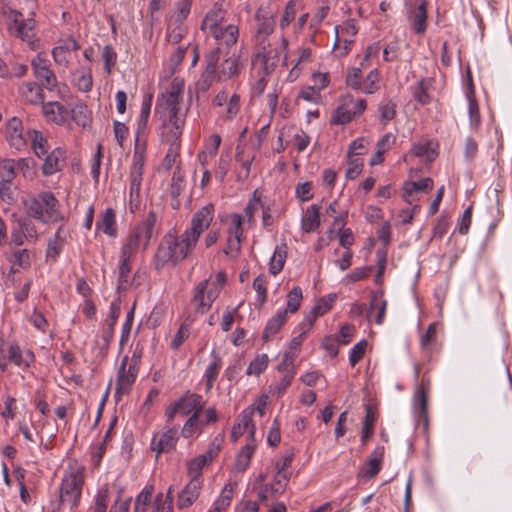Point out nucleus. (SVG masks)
Masks as SVG:
<instances>
[{
	"mask_svg": "<svg viewBox=\"0 0 512 512\" xmlns=\"http://www.w3.org/2000/svg\"><path fill=\"white\" fill-rule=\"evenodd\" d=\"M226 281L227 277L223 271L217 272L214 279L209 277L200 281L193 289L189 303V316L206 314L218 298Z\"/></svg>",
	"mask_w": 512,
	"mask_h": 512,
	"instance_id": "f257e3e1",
	"label": "nucleus"
},
{
	"mask_svg": "<svg viewBox=\"0 0 512 512\" xmlns=\"http://www.w3.org/2000/svg\"><path fill=\"white\" fill-rule=\"evenodd\" d=\"M58 204L53 193L44 191L25 203L26 214L44 224L55 223L63 220Z\"/></svg>",
	"mask_w": 512,
	"mask_h": 512,
	"instance_id": "f03ea898",
	"label": "nucleus"
},
{
	"mask_svg": "<svg viewBox=\"0 0 512 512\" xmlns=\"http://www.w3.org/2000/svg\"><path fill=\"white\" fill-rule=\"evenodd\" d=\"M84 484V468L69 465L59 487V498L62 505L74 508L78 506Z\"/></svg>",
	"mask_w": 512,
	"mask_h": 512,
	"instance_id": "7ed1b4c3",
	"label": "nucleus"
},
{
	"mask_svg": "<svg viewBox=\"0 0 512 512\" xmlns=\"http://www.w3.org/2000/svg\"><path fill=\"white\" fill-rule=\"evenodd\" d=\"M212 108L219 121L231 122L241 111V96L235 91L221 89L212 99Z\"/></svg>",
	"mask_w": 512,
	"mask_h": 512,
	"instance_id": "20e7f679",
	"label": "nucleus"
},
{
	"mask_svg": "<svg viewBox=\"0 0 512 512\" xmlns=\"http://www.w3.org/2000/svg\"><path fill=\"white\" fill-rule=\"evenodd\" d=\"M366 106L365 99L345 95L341 98V103L334 111L332 123L339 125L347 124L356 116L361 115L365 111Z\"/></svg>",
	"mask_w": 512,
	"mask_h": 512,
	"instance_id": "39448f33",
	"label": "nucleus"
},
{
	"mask_svg": "<svg viewBox=\"0 0 512 512\" xmlns=\"http://www.w3.org/2000/svg\"><path fill=\"white\" fill-rule=\"evenodd\" d=\"M184 84L181 80L174 79L169 89L163 94L159 106L165 112L166 118H183L179 114L180 95L183 92Z\"/></svg>",
	"mask_w": 512,
	"mask_h": 512,
	"instance_id": "423d86ee",
	"label": "nucleus"
},
{
	"mask_svg": "<svg viewBox=\"0 0 512 512\" xmlns=\"http://www.w3.org/2000/svg\"><path fill=\"white\" fill-rule=\"evenodd\" d=\"M213 218L214 206L207 204L193 214L190 226L185 232L198 243L202 233L210 227Z\"/></svg>",
	"mask_w": 512,
	"mask_h": 512,
	"instance_id": "0eeeda50",
	"label": "nucleus"
},
{
	"mask_svg": "<svg viewBox=\"0 0 512 512\" xmlns=\"http://www.w3.org/2000/svg\"><path fill=\"white\" fill-rule=\"evenodd\" d=\"M358 33V27L354 19H348L343 24L335 27L334 49L340 51V55H346L354 43V37Z\"/></svg>",
	"mask_w": 512,
	"mask_h": 512,
	"instance_id": "6e6552de",
	"label": "nucleus"
},
{
	"mask_svg": "<svg viewBox=\"0 0 512 512\" xmlns=\"http://www.w3.org/2000/svg\"><path fill=\"white\" fill-rule=\"evenodd\" d=\"M142 168H143V151H138V143L135 145V153L133 164L130 173L129 184V203L130 210L133 211L132 204L137 202L140 196V189L142 183Z\"/></svg>",
	"mask_w": 512,
	"mask_h": 512,
	"instance_id": "1a4fd4ad",
	"label": "nucleus"
},
{
	"mask_svg": "<svg viewBox=\"0 0 512 512\" xmlns=\"http://www.w3.org/2000/svg\"><path fill=\"white\" fill-rule=\"evenodd\" d=\"M34 76L42 82V85L52 90L57 84V78L50 69V61L42 53H38L31 61Z\"/></svg>",
	"mask_w": 512,
	"mask_h": 512,
	"instance_id": "9d476101",
	"label": "nucleus"
},
{
	"mask_svg": "<svg viewBox=\"0 0 512 512\" xmlns=\"http://www.w3.org/2000/svg\"><path fill=\"white\" fill-rule=\"evenodd\" d=\"M175 234L167 233L158 245L154 256V267L157 270L162 269L168 263H176Z\"/></svg>",
	"mask_w": 512,
	"mask_h": 512,
	"instance_id": "9b49d317",
	"label": "nucleus"
},
{
	"mask_svg": "<svg viewBox=\"0 0 512 512\" xmlns=\"http://www.w3.org/2000/svg\"><path fill=\"white\" fill-rule=\"evenodd\" d=\"M255 19L258 21L255 35L257 47L265 48V46H270L267 38L274 31L275 21L273 15L267 12L263 7H260L256 11Z\"/></svg>",
	"mask_w": 512,
	"mask_h": 512,
	"instance_id": "f8f14e48",
	"label": "nucleus"
},
{
	"mask_svg": "<svg viewBox=\"0 0 512 512\" xmlns=\"http://www.w3.org/2000/svg\"><path fill=\"white\" fill-rule=\"evenodd\" d=\"M209 33L217 42L218 46L212 51L216 52L217 56H219V53L223 48L235 46L239 36L238 27L234 24H228L225 26L221 25Z\"/></svg>",
	"mask_w": 512,
	"mask_h": 512,
	"instance_id": "ddd939ff",
	"label": "nucleus"
},
{
	"mask_svg": "<svg viewBox=\"0 0 512 512\" xmlns=\"http://www.w3.org/2000/svg\"><path fill=\"white\" fill-rule=\"evenodd\" d=\"M178 439V429L176 427L166 428L154 434L151 441V449L155 451L157 455L169 453L176 447Z\"/></svg>",
	"mask_w": 512,
	"mask_h": 512,
	"instance_id": "4468645a",
	"label": "nucleus"
},
{
	"mask_svg": "<svg viewBox=\"0 0 512 512\" xmlns=\"http://www.w3.org/2000/svg\"><path fill=\"white\" fill-rule=\"evenodd\" d=\"M121 311L120 300L116 299L111 302L109 308L108 319L106 320L105 327L103 328L102 335L98 341V345L102 354H106L109 348L110 342L114 334V326L118 320Z\"/></svg>",
	"mask_w": 512,
	"mask_h": 512,
	"instance_id": "2eb2a0df",
	"label": "nucleus"
},
{
	"mask_svg": "<svg viewBox=\"0 0 512 512\" xmlns=\"http://www.w3.org/2000/svg\"><path fill=\"white\" fill-rule=\"evenodd\" d=\"M6 358L15 366L26 370L35 362V355L32 350H22L18 343L12 342L8 345Z\"/></svg>",
	"mask_w": 512,
	"mask_h": 512,
	"instance_id": "dca6fc26",
	"label": "nucleus"
},
{
	"mask_svg": "<svg viewBox=\"0 0 512 512\" xmlns=\"http://www.w3.org/2000/svg\"><path fill=\"white\" fill-rule=\"evenodd\" d=\"M430 392V380L423 378L417 385L414 393V406L419 420L425 424L428 422V394Z\"/></svg>",
	"mask_w": 512,
	"mask_h": 512,
	"instance_id": "f3484780",
	"label": "nucleus"
},
{
	"mask_svg": "<svg viewBox=\"0 0 512 512\" xmlns=\"http://www.w3.org/2000/svg\"><path fill=\"white\" fill-rule=\"evenodd\" d=\"M137 374V361H133V363H128V357L125 356L121 362L118 372L117 391L128 392L132 384L135 382Z\"/></svg>",
	"mask_w": 512,
	"mask_h": 512,
	"instance_id": "a211bd4d",
	"label": "nucleus"
},
{
	"mask_svg": "<svg viewBox=\"0 0 512 512\" xmlns=\"http://www.w3.org/2000/svg\"><path fill=\"white\" fill-rule=\"evenodd\" d=\"M183 125L184 118H166L160 131L162 142L169 146L172 144L180 145Z\"/></svg>",
	"mask_w": 512,
	"mask_h": 512,
	"instance_id": "6ab92c4d",
	"label": "nucleus"
},
{
	"mask_svg": "<svg viewBox=\"0 0 512 512\" xmlns=\"http://www.w3.org/2000/svg\"><path fill=\"white\" fill-rule=\"evenodd\" d=\"M202 487L203 480L190 479L178 495L177 507L179 509H186L192 506L199 498Z\"/></svg>",
	"mask_w": 512,
	"mask_h": 512,
	"instance_id": "aec40b11",
	"label": "nucleus"
},
{
	"mask_svg": "<svg viewBox=\"0 0 512 512\" xmlns=\"http://www.w3.org/2000/svg\"><path fill=\"white\" fill-rule=\"evenodd\" d=\"M6 136L12 147L21 150L26 146L27 135L24 134V128L21 119L12 117L6 124Z\"/></svg>",
	"mask_w": 512,
	"mask_h": 512,
	"instance_id": "412c9836",
	"label": "nucleus"
},
{
	"mask_svg": "<svg viewBox=\"0 0 512 512\" xmlns=\"http://www.w3.org/2000/svg\"><path fill=\"white\" fill-rule=\"evenodd\" d=\"M278 61L277 53L269 46L257 47V53L254 59V65L259 68L262 75L268 76L276 68Z\"/></svg>",
	"mask_w": 512,
	"mask_h": 512,
	"instance_id": "4be33fe9",
	"label": "nucleus"
},
{
	"mask_svg": "<svg viewBox=\"0 0 512 512\" xmlns=\"http://www.w3.org/2000/svg\"><path fill=\"white\" fill-rule=\"evenodd\" d=\"M42 159H44L42 173L45 176H51L64 167L66 152L62 148H55Z\"/></svg>",
	"mask_w": 512,
	"mask_h": 512,
	"instance_id": "5701e85b",
	"label": "nucleus"
},
{
	"mask_svg": "<svg viewBox=\"0 0 512 512\" xmlns=\"http://www.w3.org/2000/svg\"><path fill=\"white\" fill-rule=\"evenodd\" d=\"M177 403L179 405L181 415L197 413L199 416V413L205 406L203 397L199 394L191 393L190 391H187L180 399H178Z\"/></svg>",
	"mask_w": 512,
	"mask_h": 512,
	"instance_id": "b1692460",
	"label": "nucleus"
},
{
	"mask_svg": "<svg viewBox=\"0 0 512 512\" xmlns=\"http://www.w3.org/2000/svg\"><path fill=\"white\" fill-rule=\"evenodd\" d=\"M14 25L16 27V34L23 41L29 43L32 50H35L37 45V40H35L36 36V23L32 18L19 21L17 18L14 20Z\"/></svg>",
	"mask_w": 512,
	"mask_h": 512,
	"instance_id": "393cba45",
	"label": "nucleus"
},
{
	"mask_svg": "<svg viewBox=\"0 0 512 512\" xmlns=\"http://www.w3.org/2000/svg\"><path fill=\"white\" fill-rule=\"evenodd\" d=\"M256 443H255V428L252 426L250 430V441L241 449V451L237 454L236 460L234 463V470L237 472H243L249 466L252 455L255 452Z\"/></svg>",
	"mask_w": 512,
	"mask_h": 512,
	"instance_id": "a878e982",
	"label": "nucleus"
},
{
	"mask_svg": "<svg viewBox=\"0 0 512 512\" xmlns=\"http://www.w3.org/2000/svg\"><path fill=\"white\" fill-rule=\"evenodd\" d=\"M224 3L222 0L217 1L211 7V9L205 15L201 29L208 30L209 32L215 28L221 26V23L225 17L226 11L224 10Z\"/></svg>",
	"mask_w": 512,
	"mask_h": 512,
	"instance_id": "bb28decb",
	"label": "nucleus"
},
{
	"mask_svg": "<svg viewBox=\"0 0 512 512\" xmlns=\"http://www.w3.org/2000/svg\"><path fill=\"white\" fill-rule=\"evenodd\" d=\"M252 414L253 409H245L238 415L231 431V440L233 442L238 441L245 432L250 434L252 426L255 428V425L252 422ZM248 437L250 438V435H248Z\"/></svg>",
	"mask_w": 512,
	"mask_h": 512,
	"instance_id": "cd10ccee",
	"label": "nucleus"
},
{
	"mask_svg": "<svg viewBox=\"0 0 512 512\" xmlns=\"http://www.w3.org/2000/svg\"><path fill=\"white\" fill-rule=\"evenodd\" d=\"M45 118L58 125L64 124L69 116L68 110L59 102H47L42 105Z\"/></svg>",
	"mask_w": 512,
	"mask_h": 512,
	"instance_id": "c85d7f7f",
	"label": "nucleus"
},
{
	"mask_svg": "<svg viewBox=\"0 0 512 512\" xmlns=\"http://www.w3.org/2000/svg\"><path fill=\"white\" fill-rule=\"evenodd\" d=\"M417 7L409 15L412 29L416 34H423L427 29V2L418 0Z\"/></svg>",
	"mask_w": 512,
	"mask_h": 512,
	"instance_id": "c756f323",
	"label": "nucleus"
},
{
	"mask_svg": "<svg viewBox=\"0 0 512 512\" xmlns=\"http://www.w3.org/2000/svg\"><path fill=\"white\" fill-rule=\"evenodd\" d=\"M143 240L138 232L132 231L123 241L120 257L133 261L141 247H143Z\"/></svg>",
	"mask_w": 512,
	"mask_h": 512,
	"instance_id": "7c9ffc66",
	"label": "nucleus"
},
{
	"mask_svg": "<svg viewBox=\"0 0 512 512\" xmlns=\"http://www.w3.org/2000/svg\"><path fill=\"white\" fill-rule=\"evenodd\" d=\"M157 222V214L154 211H149L143 221L135 227L134 232H138L143 240V249L149 245L150 239L155 232V225Z\"/></svg>",
	"mask_w": 512,
	"mask_h": 512,
	"instance_id": "2f4dec72",
	"label": "nucleus"
},
{
	"mask_svg": "<svg viewBox=\"0 0 512 512\" xmlns=\"http://www.w3.org/2000/svg\"><path fill=\"white\" fill-rule=\"evenodd\" d=\"M152 106V95H147L143 99L141 105V111L137 122V138L136 143H138V151H144V146H140V136L143 135L147 129L148 119L151 112Z\"/></svg>",
	"mask_w": 512,
	"mask_h": 512,
	"instance_id": "473e14b6",
	"label": "nucleus"
},
{
	"mask_svg": "<svg viewBox=\"0 0 512 512\" xmlns=\"http://www.w3.org/2000/svg\"><path fill=\"white\" fill-rule=\"evenodd\" d=\"M96 229L110 237L117 235L116 213L112 208H106L101 214L96 223Z\"/></svg>",
	"mask_w": 512,
	"mask_h": 512,
	"instance_id": "72a5a7b5",
	"label": "nucleus"
},
{
	"mask_svg": "<svg viewBox=\"0 0 512 512\" xmlns=\"http://www.w3.org/2000/svg\"><path fill=\"white\" fill-rule=\"evenodd\" d=\"M411 153L426 162H432L437 156L436 144L431 140H421L413 144Z\"/></svg>",
	"mask_w": 512,
	"mask_h": 512,
	"instance_id": "f704fd0d",
	"label": "nucleus"
},
{
	"mask_svg": "<svg viewBox=\"0 0 512 512\" xmlns=\"http://www.w3.org/2000/svg\"><path fill=\"white\" fill-rule=\"evenodd\" d=\"M196 245L197 242L185 231L180 236L175 234L176 263L182 262L194 250Z\"/></svg>",
	"mask_w": 512,
	"mask_h": 512,
	"instance_id": "c9c22d12",
	"label": "nucleus"
},
{
	"mask_svg": "<svg viewBox=\"0 0 512 512\" xmlns=\"http://www.w3.org/2000/svg\"><path fill=\"white\" fill-rule=\"evenodd\" d=\"M221 367H222V358L215 350H213L211 352V361L208 364V366L206 367V370H205V373L203 376V378L205 379V382H206V389H205L206 392H209L212 389L214 382L219 375Z\"/></svg>",
	"mask_w": 512,
	"mask_h": 512,
	"instance_id": "e433bc0d",
	"label": "nucleus"
},
{
	"mask_svg": "<svg viewBox=\"0 0 512 512\" xmlns=\"http://www.w3.org/2000/svg\"><path fill=\"white\" fill-rule=\"evenodd\" d=\"M193 0H177L170 12L168 21L173 24H185L191 13Z\"/></svg>",
	"mask_w": 512,
	"mask_h": 512,
	"instance_id": "4c0bfd02",
	"label": "nucleus"
},
{
	"mask_svg": "<svg viewBox=\"0 0 512 512\" xmlns=\"http://www.w3.org/2000/svg\"><path fill=\"white\" fill-rule=\"evenodd\" d=\"M320 226V207L316 204L311 205L305 211L301 219V229L310 233Z\"/></svg>",
	"mask_w": 512,
	"mask_h": 512,
	"instance_id": "58836bf2",
	"label": "nucleus"
},
{
	"mask_svg": "<svg viewBox=\"0 0 512 512\" xmlns=\"http://www.w3.org/2000/svg\"><path fill=\"white\" fill-rule=\"evenodd\" d=\"M27 140L31 142V147L38 158H43L49 152L48 140L42 132L37 130L28 131Z\"/></svg>",
	"mask_w": 512,
	"mask_h": 512,
	"instance_id": "ea45409f",
	"label": "nucleus"
},
{
	"mask_svg": "<svg viewBox=\"0 0 512 512\" xmlns=\"http://www.w3.org/2000/svg\"><path fill=\"white\" fill-rule=\"evenodd\" d=\"M240 62L239 57L235 53H233L228 58L224 59L220 65V72L217 77L219 80H227L236 75H238L240 71Z\"/></svg>",
	"mask_w": 512,
	"mask_h": 512,
	"instance_id": "a19ab883",
	"label": "nucleus"
},
{
	"mask_svg": "<svg viewBox=\"0 0 512 512\" xmlns=\"http://www.w3.org/2000/svg\"><path fill=\"white\" fill-rule=\"evenodd\" d=\"M21 96L31 104L42 103L44 94L42 88L35 82H25L20 86Z\"/></svg>",
	"mask_w": 512,
	"mask_h": 512,
	"instance_id": "79ce46f5",
	"label": "nucleus"
},
{
	"mask_svg": "<svg viewBox=\"0 0 512 512\" xmlns=\"http://www.w3.org/2000/svg\"><path fill=\"white\" fill-rule=\"evenodd\" d=\"M6 259L13 266H18L22 269H28L31 265L30 252L27 249L11 247L6 253Z\"/></svg>",
	"mask_w": 512,
	"mask_h": 512,
	"instance_id": "37998d69",
	"label": "nucleus"
},
{
	"mask_svg": "<svg viewBox=\"0 0 512 512\" xmlns=\"http://www.w3.org/2000/svg\"><path fill=\"white\" fill-rule=\"evenodd\" d=\"M287 320V311H279L270 318L263 331L262 339L268 341L276 335Z\"/></svg>",
	"mask_w": 512,
	"mask_h": 512,
	"instance_id": "c03bdc74",
	"label": "nucleus"
},
{
	"mask_svg": "<svg viewBox=\"0 0 512 512\" xmlns=\"http://www.w3.org/2000/svg\"><path fill=\"white\" fill-rule=\"evenodd\" d=\"M383 457L384 447H376L374 451L371 453V456L367 462L366 470L363 472L365 477L373 478L379 473L382 466Z\"/></svg>",
	"mask_w": 512,
	"mask_h": 512,
	"instance_id": "a18cd8bd",
	"label": "nucleus"
},
{
	"mask_svg": "<svg viewBox=\"0 0 512 512\" xmlns=\"http://www.w3.org/2000/svg\"><path fill=\"white\" fill-rule=\"evenodd\" d=\"M17 226L26 236V241L29 243H36L38 240V231L33 222V218L26 214L25 217H20L17 220Z\"/></svg>",
	"mask_w": 512,
	"mask_h": 512,
	"instance_id": "49530a36",
	"label": "nucleus"
},
{
	"mask_svg": "<svg viewBox=\"0 0 512 512\" xmlns=\"http://www.w3.org/2000/svg\"><path fill=\"white\" fill-rule=\"evenodd\" d=\"M185 188V182H184V175L181 173L179 169L174 171L172 179H171V185H170V195L173 198L172 200V207L178 208L180 203L178 201V197L182 193V191Z\"/></svg>",
	"mask_w": 512,
	"mask_h": 512,
	"instance_id": "de8ad7c7",
	"label": "nucleus"
},
{
	"mask_svg": "<svg viewBox=\"0 0 512 512\" xmlns=\"http://www.w3.org/2000/svg\"><path fill=\"white\" fill-rule=\"evenodd\" d=\"M132 260L119 257L118 263V290H126L132 282L130 281Z\"/></svg>",
	"mask_w": 512,
	"mask_h": 512,
	"instance_id": "09e8293b",
	"label": "nucleus"
},
{
	"mask_svg": "<svg viewBox=\"0 0 512 512\" xmlns=\"http://www.w3.org/2000/svg\"><path fill=\"white\" fill-rule=\"evenodd\" d=\"M207 464H209V462L205 459V456L201 454L189 460L187 462V474L190 479L203 480L202 470Z\"/></svg>",
	"mask_w": 512,
	"mask_h": 512,
	"instance_id": "8fccbe9b",
	"label": "nucleus"
},
{
	"mask_svg": "<svg viewBox=\"0 0 512 512\" xmlns=\"http://www.w3.org/2000/svg\"><path fill=\"white\" fill-rule=\"evenodd\" d=\"M71 118L77 125L87 127L91 121V112L85 104H76L70 111Z\"/></svg>",
	"mask_w": 512,
	"mask_h": 512,
	"instance_id": "3c124183",
	"label": "nucleus"
},
{
	"mask_svg": "<svg viewBox=\"0 0 512 512\" xmlns=\"http://www.w3.org/2000/svg\"><path fill=\"white\" fill-rule=\"evenodd\" d=\"M286 260L285 246H276L274 253L269 262V272L272 275H277L284 266Z\"/></svg>",
	"mask_w": 512,
	"mask_h": 512,
	"instance_id": "603ef678",
	"label": "nucleus"
},
{
	"mask_svg": "<svg viewBox=\"0 0 512 512\" xmlns=\"http://www.w3.org/2000/svg\"><path fill=\"white\" fill-rule=\"evenodd\" d=\"M386 307H387V302L383 298V293L382 292L373 293L372 298H371L370 309H371V311H377V316L375 318V322L378 325L383 323L385 313H386Z\"/></svg>",
	"mask_w": 512,
	"mask_h": 512,
	"instance_id": "864d4df0",
	"label": "nucleus"
},
{
	"mask_svg": "<svg viewBox=\"0 0 512 512\" xmlns=\"http://www.w3.org/2000/svg\"><path fill=\"white\" fill-rule=\"evenodd\" d=\"M153 486L146 485L142 491L136 496L133 512H146L147 506L151 503L153 494Z\"/></svg>",
	"mask_w": 512,
	"mask_h": 512,
	"instance_id": "5fc2aeb1",
	"label": "nucleus"
},
{
	"mask_svg": "<svg viewBox=\"0 0 512 512\" xmlns=\"http://www.w3.org/2000/svg\"><path fill=\"white\" fill-rule=\"evenodd\" d=\"M219 61V56L216 52H211L207 56V66L203 73V82L209 87L216 78V66Z\"/></svg>",
	"mask_w": 512,
	"mask_h": 512,
	"instance_id": "6e6d98bb",
	"label": "nucleus"
},
{
	"mask_svg": "<svg viewBox=\"0 0 512 512\" xmlns=\"http://www.w3.org/2000/svg\"><path fill=\"white\" fill-rule=\"evenodd\" d=\"M268 363H269V358H268L267 354L257 355L248 365V367L246 369V374L249 376L250 375L258 376L266 370Z\"/></svg>",
	"mask_w": 512,
	"mask_h": 512,
	"instance_id": "4d7b16f0",
	"label": "nucleus"
},
{
	"mask_svg": "<svg viewBox=\"0 0 512 512\" xmlns=\"http://www.w3.org/2000/svg\"><path fill=\"white\" fill-rule=\"evenodd\" d=\"M187 33V26L186 24H173L168 21V28H167V41L172 44L179 43L184 35Z\"/></svg>",
	"mask_w": 512,
	"mask_h": 512,
	"instance_id": "13d9d810",
	"label": "nucleus"
},
{
	"mask_svg": "<svg viewBox=\"0 0 512 512\" xmlns=\"http://www.w3.org/2000/svg\"><path fill=\"white\" fill-rule=\"evenodd\" d=\"M225 440V433L221 432L218 435L214 437L210 445L208 446V449L205 453L201 454L202 456H205V459L211 463L219 454L221 447Z\"/></svg>",
	"mask_w": 512,
	"mask_h": 512,
	"instance_id": "bf43d9fd",
	"label": "nucleus"
},
{
	"mask_svg": "<svg viewBox=\"0 0 512 512\" xmlns=\"http://www.w3.org/2000/svg\"><path fill=\"white\" fill-rule=\"evenodd\" d=\"M257 191L254 192L253 198L247 203L243 211V221H247L249 224L255 223L254 215L262 207V203L259 197L256 196Z\"/></svg>",
	"mask_w": 512,
	"mask_h": 512,
	"instance_id": "052dcab7",
	"label": "nucleus"
},
{
	"mask_svg": "<svg viewBox=\"0 0 512 512\" xmlns=\"http://www.w3.org/2000/svg\"><path fill=\"white\" fill-rule=\"evenodd\" d=\"M189 320L190 316L179 327L178 331L170 342L171 349L178 350L180 346L188 339L190 335V324H188Z\"/></svg>",
	"mask_w": 512,
	"mask_h": 512,
	"instance_id": "680f3d73",
	"label": "nucleus"
},
{
	"mask_svg": "<svg viewBox=\"0 0 512 512\" xmlns=\"http://www.w3.org/2000/svg\"><path fill=\"white\" fill-rule=\"evenodd\" d=\"M16 177V164L12 159L0 161V182H12Z\"/></svg>",
	"mask_w": 512,
	"mask_h": 512,
	"instance_id": "e2e57ef3",
	"label": "nucleus"
},
{
	"mask_svg": "<svg viewBox=\"0 0 512 512\" xmlns=\"http://www.w3.org/2000/svg\"><path fill=\"white\" fill-rule=\"evenodd\" d=\"M303 299L302 290L300 287H294L287 296V308L283 311L288 313H295L301 305Z\"/></svg>",
	"mask_w": 512,
	"mask_h": 512,
	"instance_id": "0e129e2a",
	"label": "nucleus"
},
{
	"mask_svg": "<svg viewBox=\"0 0 512 512\" xmlns=\"http://www.w3.org/2000/svg\"><path fill=\"white\" fill-rule=\"evenodd\" d=\"M243 217L241 214H231L229 216V227H228V236L237 237L243 239Z\"/></svg>",
	"mask_w": 512,
	"mask_h": 512,
	"instance_id": "69168bd1",
	"label": "nucleus"
},
{
	"mask_svg": "<svg viewBox=\"0 0 512 512\" xmlns=\"http://www.w3.org/2000/svg\"><path fill=\"white\" fill-rule=\"evenodd\" d=\"M233 497V489L230 485H226L220 496L215 500L213 504V509L218 512H223L231 503Z\"/></svg>",
	"mask_w": 512,
	"mask_h": 512,
	"instance_id": "338daca9",
	"label": "nucleus"
},
{
	"mask_svg": "<svg viewBox=\"0 0 512 512\" xmlns=\"http://www.w3.org/2000/svg\"><path fill=\"white\" fill-rule=\"evenodd\" d=\"M379 73L377 69H373L366 76L365 80L362 81V88L360 91L366 94H373L379 89Z\"/></svg>",
	"mask_w": 512,
	"mask_h": 512,
	"instance_id": "774afa93",
	"label": "nucleus"
}]
</instances>
